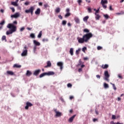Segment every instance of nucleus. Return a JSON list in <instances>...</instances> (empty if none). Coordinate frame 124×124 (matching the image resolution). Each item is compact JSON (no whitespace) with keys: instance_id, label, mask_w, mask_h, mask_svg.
<instances>
[{"instance_id":"obj_23","label":"nucleus","mask_w":124,"mask_h":124,"mask_svg":"<svg viewBox=\"0 0 124 124\" xmlns=\"http://www.w3.org/2000/svg\"><path fill=\"white\" fill-rule=\"evenodd\" d=\"M95 18L96 20H99V19H100V16L99 14H95Z\"/></svg>"},{"instance_id":"obj_29","label":"nucleus","mask_w":124,"mask_h":124,"mask_svg":"<svg viewBox=\"0 0 124 124\" xmlns=\"http://www.w3.org/2000/svg\"><path fill=\"white\" fill-rule=\"evenodd\" d=\"M21 66V65H18L17 64H16L14 65V67H16V68H20Z\"/></svg>"},{"instance_id":"obj_37","label":"nucleus","mask_w":124,"mask_h":124,"mask_svg":"<svg viewBox=\"0 0 124 124\" xmlns=\"http://www.w3.org/2000/svg\"><path fill=\"white\" fill-rule=\"evenodd\" d=\"M81 51V48H78V50H77L76 51V55H78L79 54V52Z\"/></svg>"},{"instance_id":"obj_30","label":"nucleus","mask_w":124,"mask_h":124,"mask_svg":"<svg viewBox=\"0 0 124 124\" xmlns=\"http://www.w3.org/2000/svg\"><path fill=\"white\" fill-rule=\"evenodd\" d=\"M70 54L71 56H73V48H71L70 49Z\"/></svg>"},{"instance_id":"obj_56","label":"nucleus","mask_w":124,"mask_h":124,"mask_svg":"<svg viewBox=\"0 0 124 124\" xmlns=\"http://www.w3.org/2000/svg\"><path fill=\"white\" fill-rule=\"evenodd\" d=\"M109 10H111V11L114 10V9H113V8H112V5L109 6Z\"/></svg>"},{"instance_id":"obj_3","label":"nucleus","mask_w":124,"mask_h":124,"mask_svg":"<svg viewBox=\"0 0 124 124\" xmlns=\"http://www.w3.org/2000/svg\"><path fill=\"white\" fill-rule=\"evenodd\" d=\"M47 75L48 76H50V75H55V73L54 72L49 71L47 73H44L40 75L39 78H42L45 76Z\"/></svg>"},{"instance_id":"obj_4","label":"nucleus","mask_w":124,"mask_h":124,"mask_svg":"<svg viewBox=\"0 0 124 124\" xmlns=\"http://www.w3.org/2000/svg\"><path fill=\"white\" fill-rule=\"evenodd\" d=\"M34 7L31 6L30 8L28 10H26L25 11V13H31V15H33V11H34Z\"/></svg>"},{"instance_id":"obj_63","label":"nucleus","mask_w":124,"mask_h":124,"mask_svg":"<svg viewBox=\"0 0 124 124\" xmlns=\"http://www.w3.org/2000/svg\"><path fill=\"white\" fill-rule=\"evenodd\" d=\"M121 100H122V98L120 97H118V101H121Z\"/></svg>"},{"instance_id":"obj_20","label":"nucleus","mask_w":124,"mask_h":124,"mask_svg":"<svg viewBox=\"0 0 124 124\" xmlns=\"http://www.w3.org/2000/svg\"><path fill=\"white\" fill-rule=\"evenodd\" d=\"M33 43L36 46H40V43L35 40H33Z\"/></svg>"},{"instance_id":"obj_19","label":"nucleus","mask_w":124,"mask_h":124,"mask_svg":"<svg viewBox=\"0 0 124 124\" xmlns=\"http://www.w3.org/2000/svg\"><path fill=\"white\" fill-rule=\"evenodd\" d=\"M18 1H19V0H16L15 2H12L11 4L14 5V6H18Z\"/></svg>"},{"instance_id":"obj_18","label":"nucleus","mask_w":124,"mask_h":124,"mask_svg":"<svg viewBox=\"0 0 124 124\" xmlns=\"http://www.w3.org/2000/svg\"><path fill=\"white\" fill-rule=\"evenodd\" d=\"M7 75H14V73L12 71H7Z\"/></svg>"},{"instance_id":"obj_39","label":"nucleus","mask_w":124,"mask_h":124,"mask_svg":"<svg viewBox=\"0 0 124 124\" xmlns=\"http://www.w3.org/2000/svg\"><path fill=\"white\" fill-rule=\"evenodd\" d=\"M104 16L105 17V18H106V19H109V16L107 14L106 15H104Z\"/></svg>"},{"instance_id":"obj_43","label":"nucleus","mask_w":124,"mask_h":124,"mask_svg":"<svg viewBox=\"0 0 124 124\" xmlns=\"http://www.w3.org/2000/svg\"><path fill=\"white\" fill-rule=\"evenodd\" d=\"M67 86L68 88H71L72 84H71V83H68Z\"/></svg>"},{"instance_id":"obj_14","label":"nucleus","mask_w":124,"mask_h":124,"mask_svg":"<svg viewBox=\"0 0 124 124\" xmlns=\"http://www.w3.org/2000/svg\"><path fill=\"white\" fill-rule=\"evenodd\" d=\"M76 117V114L74 115L73 116L71 117L69 119V123H72L73 122V120H74V118Z\"/></svg>"},{"instance_id":"obj_58","label":"nucleus","mask_w":124,"mask_h":124,"mask_svg":"<svg viewBox=\"0 0 124 124\" xmlns=\"http://www.w3.org/2000/svg\"><path fill=\"white\" fill-rule=\"evenodd\" d=\"M96 78H97L98 79H100V76H99V75H97L96 76Z\"/></svg>"},{"instance_id":"obj_13","label":"nucleus","mask_w":124,"mask_h":124,"mask_svg":"<svg viewBox=\"0 0 124 124\" xmlns=\"http://www.w3.org/2000/svg\"><path fill=\"white\" fill-rule=\"evenodd\" d=\"M57 65L60 67L61 70L62 69V65H63V63L62 62H58L57 63Z\"/></svg>"},{"instance_id":"obj_59","label":"nucleus","mask_w":124,"mask_h":124,"mask_svg":"<svg viewBox=\"0 0 124 124\" xmlns=\"http://www.w3.org/2000/svg\"><path fill=\"white\" fill-rule=\"evenodd\" d=\"M84 61H88V60H89V58H88V57H84L83 58Z\"/></svg>"},{"instance_id":"obj_21","label":"nucleus","mask_w":124,"mask_h":124,"mask_svg":"<svg viewBox=\"0 0 124 124\" xmlns=\"http://www.w3.org/2000/svg\"><path fill=\"white\" fill-rule=\"evenodd\" d=\"M74 20L76 24H80V19H79V18L76 17H75Z\"/></svg>"},{"instance_id":"obj_48","label":"nucleus","mask_w":124,"mask_h":124,"mask_svg":"<svg viewBox=\"0 0 124 124\" xmlns=\"http://www.w3.org/2000/svg\"><path fill=\"white\" fill-rule=\"evenodd\" d=\"M25 31V27H22L20 29V31Z\"/></svg>"},{"instance_id":"obj_12","label":"nucleus","mask_w":124,"mask_h":124,"mask_svg":"<svg viewBox=\"0 0 124 124\" xmlns=\"http://www.w3.org/2000/svg\"><path fill=\"white\" fill-rule=\"evenodd\" d=\"M52 66V63H51V62L47 61V65L45 66V68H47V67H51Z\"/></svg>"},{"instance_id":"obj_25","label":"nucleus","mask_w":124,"mask_h":124,"mask_svg":"<svg viewBox=\"0 0 124 124\" xmlns=\"http://www.w3.org/2000/svg\"><path fill=\"white\" fill-rule=\"evenodd\" d=\"M70 15H71V13H67L64 15V17H65V18H68V17H69V16H70Z\"/></svg>"},{"instance_id":"obj_26","label":"nucleus","mask_w":124,"mask_h":124,"mask_svg":"<svg viewBox=\"0 0 124 124\" xmlns=\"http://www.w3.org/2000/svg\"><path fill=\"white\" fill-rule=\"evenodd\" d=\"M42 36V31H40L38 35V38H41Z\"/></svg>"},{"instance_id":"obj_53","label":"nucleus","mask_w":124,"mask_h":124,"mask_svg":"<svg viewBox=\"0 0 124 124\" xmlns=\"http://www.w3.org/2000/svg\"><path fill=\"white\" fill-rule=\"evenodd\" d=\"M88 10L89 13H92V9L91 8H89Z\"/></svg>"},{"instance_id":"obj_2","label":"nucleus","mask_w":124,"mask_h":124,"mask_svg":"<svg viewBox=\"0 0 124 124\" xmlns=\"http://www.w3.org/2000/svg\"><path fill=\"white\" fill-rule=\"evenodd\" d=\"M93 33L91 32L88 33L87 34H84L82 37H83V39H84L85 42H89V40L92 38L93 37Z\"/></svg>"},{"instance_id":"obj_46","label":"nucleus","mask_w":124,"mask_h":124,"mask_svg":"<svg viewBox=\"0 0 124 124\" xmlns=\"http://www.w3.org/2000/svg\"><path fill=\"white\" fill-rule=\"evenodd\" d=\"M10 8L12 10V12H15V9L14 7H10Z\"/></svg>"},{"instance_id":"obj_61","label":"nucleus","mask_w":124,"mask_h":124,"mask_svg":"<svg viewBox=\"0 0 124 124\" xmlns=\"http://www.w3.org/2000/svg\"><path fill=\"white\" fill-rule=\"evenodd\" d=\"M66 11L67 13H69V11H70V10H69V9L67 8L66 9Z\"/></svg>"},{"instance_id":"obj_15","label":"nucleus","mask_w":124,"mask_h":124,"mask_svg":"<svg viewBox=\"0 0 124 124\" xmlns=\"http://www.w3.org/2000/svg\"><path fill=\"white\" fill-rule=\"evenodd\" d=\"M20 15H19V13H16L14 15H13L11 16V18H18Z\"/></svg>"},{"instance_id":"obj_57","label":"nucleus","mask_w":124,"mask_h":124,"mask_svg":"<svg viewBox=\"0 0 124 124\" xmlns=\"http://www.w3.org/2000/svg\"><path fill=\"white\" fill-rule=\"evenodd\" d=\"M39 5L40 6H42L43 5V3H42V2H40L39 3Z\"/></svg>"},{"instance_id":"obj_35","label":"nucleus","mask_w":124,"mask_h":124,"mask_svg":"<svg viewBox=\"0 0 124 124\" xmlns=\"http://www.w3.org/2000/svg\"><path fill=\"white\" fill-rule=\"evenodd\" d=\"M44 6L45 8H46V9H47V7H50V6H49V5L47 3L45 4L44 5Z\"/></svg>"},{"instance_id":"obj_49","label":"nucleus","mask_w":124,"mask_h":124,"mask_svg":"<svg viewBox=\"0 0 124 124\" xmlns=\"http://www.w3.org/2000/svg\"><path fill=\"white\" fill-rule=\"evenodd\" d=\"M116 14L117 15H122V14H124V12H122V13H117Z\"/></svg>"},{"instance_id":"obj_47","label":"nucleus","mask_w":124,"mask_h":124,"mask_svg":"<svg viewBox=\"0 0 124 124\" xmlns=\"http://www.w3.org/2000/svg\"><path fill=\"white\" fill-rule=\"evenodd\" d=\"M112 120H116V115H112Z\"/></svg>"},{"instance_id":"obj_45","label":"nucleus","mask_w":124,"mask_h":124,"mask_svg":"<svg viewBox=\"0 0 124 124\" xmlns=\"http://www.w3.org/2000/svg\"><path fill=\"white\" fill-rule=\"evenodd\" d=\"M58 18L60 19V20H62V16L61 15H58Z\"/></svg>"},{"instance_id":"obj_28","label":"nucleus","mask_w":124,"mask_h":124,"mask_svg":"<svg viewBox=\"0 0 124 124\" xmlns=\"http://www.w3.org/2000/svg\"><path fill=\"white\" fill-rule=\"evenodd\" d=\"M89 16H85L84 18H83V21L84 22H87V21H88V19H89Z\"/></svg>"},{"instance_id":"obj_51","label":"nucleus","mask_w":124,"mask_h":124,"mask_svg":"<svg viewBox=\"0 0 124 124\" xmlns=\"http://www.w3.org/2000/svg\"><path fill=\"white\" fill-rule=\"evenodd\" d=\"M98 121V120L97 119H96V118L93 119V122L94 123H95V122H97Z\"/></svg>"},{"instance_id":"obj_22","label":"nucleus","mask_w":124,"mask_h":124,"mask_svg":"<svg viewBox=\"0 0 124 124\" xmlns=\"http://www.w3.org/2000/svg\"><path fill=\"white\" fill-rule=\"evenodd\" d=\"M32 74V73L31 72L30 70H27L26 73V76H28V77H30L31 75Z\"/></svg>"},{"instance_id":"obj_7","label":"nucleus","mask_w":124,"mask_h":124,"mask_svg":"<svg viewBox=\"0 0 124 124\" xmlns=\"http://www.w3.org/2000/svg\"><path fill=\"white\" fill-rule=\"evenodd\" d=\"M41 72V70L40 69H38L34 71L33 74L34 76H38L39 75V73Z\"/></svg>"},{"instance_id":"obj_8","label":"nucleus","mask_w":124,"mask_h":124,"mask_svg":"<svg viewBox=\"0 0 124 124\" xmlns=\"http://www.w3.org/2000/svg\"><path fill=\"white\" fill-rule=\"evenodd\" d=\"M32 104L30 102H26V106H25V108L26 110H29V107H31L32 106Z\"/></svg>"},{"instance_id":"obj_11","label":"nucleus","mask_w":124,"mask_h":124,"mask_svg":"<svg viewBox=\"0 0 124 124\" xmlns=\"http://www.w3.org/2000/svg\"><path fill=\"white\" fill-rule=\"evenodd\" d=\"M28 55V49L24 50L21 53L22 57H26Z\"/></svg>"},{"instance_id":"obj_36","label":"nucleus","mask_w":124,"mask_h":124,"mask_svg":"<svg viewBox=\"0 0 124 124\" xmlns=\"http://www.w3.org/2000/svg\"><path fill=\"white\" fill-rule=\"evenodd\" d=\"M2 41H3L4 40H5V41H6V36H5V35H4L2 37Z\"/></svg>"},{"instance_id":"obj_60","label":"nucleus","mask_w":124,"mask_h":124,"mask_svg":"<svg viewBox=\"0 0 124 124\" xmlns=\"http://www.w3.org/2000/svg\"><path fill=\"white\" fill-rule=\"evenodd\" d=\"M74 98V97L73 96H70V99L71 100H72V99H73Z\"/></svg>"},{"instance_id":"obj_44","label":"nucleus","mask_w":124,"mask_h":124,"mask_svg":"<svg viewBox=\"0 0 124 124\" xmlns=\"http://www.w3.org/2000/svg\"><path fill=\"white\" fill-rule=\"evenodd\" d=\"M94 10L95 11H96L95 13V14H97V13H98V12H99V9H98L97 10H95V9H94Z\"/></svg>"},{"instance_id":"obj_55","label":"nucleus","mask_w":124,"mask_h":124,"mask_svg":"<svg viewBox=\"0 0 124 124\" xmlns=\"http://www.w3.org/2000/svg\"><path fill=\"white\" fill-rule=\"evenodd\" d=\"M118 77L120 79H123V77L121 75H118Z\"/></svg>"},{"instance_id":"obj_32","label":"nucleus","mask_w":124,"mask_h":124,"mask_svg":"<svg viewBox=\"0 0 124 124\" xmlns=\"http://www.w3.org/2000/svg\"><path fill=\"white\" fill-rule=\"evenodd\" d=\"M104 87L105 89H107V88H109V85H108V84L105 83L104 84Z\"/></svg>"},{"instance_id":"obj_62","label":"nucleus","mask_w":124,"mask_h":124,"mask_svg":"<svg viewBox=\"0 0 124 124\" xmlns=\"http://www.w3.org/2000/svg\"><path fill=\"white\" fill-rule=\"evenodd\" d=\"M83 71V69L82 68L78 69V72H81V71Z\"/></svg>"},{"instance_id":"obj_34","label":"nucleus","mask_w":124,"mask_h":124,"mask_svg":"<svg viewBox=\"0 0 124 124\" xmlns=\"http://www.w3.org/2000/svg\"><path fill=\"white\" fill-rule=\"evenodd\" d=\"M77 2L79 5H81V4L82 3V2H83V1L82 0H78Z\"/></svg>"},{"instance_id":"obj_52","label":"nucleus","mask_w":124,"mask_h":124,"mask_svg":"<svg viewBox=\"0 0 124 124\" xmlns=\"http://www.w3.org/2000/svg\"><path fill=\"white\" fill-rule=\"evenodd\" d=\"M24 4H25V5H29V4H30V2H29V1H26V2H25Z\"/></svg>"},{"instance_id":"obj_1","label":"nucleus","mask_w":124,"mask_h":124,"mask_svg":"<svg viewBox=\"0 0 124 124\" xmlns=\"http://www.w3.org/2000/svg\"><path fill=\"white\" fill-rule=\"evenodd\" d=\"M7 28L8 29H11V31H6L7 35H9V34H12L13 32H15V31H17V27L15 25H14V24L12 23L8 24L7 26Z\"/></svg>"},{"instance_id":"obj_5","label":"nucleus","mask_w":124,"mask_h":124,"mask_svg":"<svg viewBox=\"0 0 124 124\" xmlns=\"http://www.w3.org/2000/svg\"><path fill=\"white\" fill-rule=\"evenodd\" d=\"M108 3V0H101V4H102L103 8L104 9H106L107 8V5L105 4H107Z\"/></svg>"},{"instance_id":"obj_33","label":"nucleus","mask_w":124,"mask_h":124,"mask_svg":"<svg viewBox=\"0 0 124 124\" xmlns=\"http://www.w3.org/2000/svg\"><path fill=\"white\" fill-rule=\"evenodd\" d=\"M66 23H67L66 20H63L62 21V26H65V25H66Z\"/></svg>"},{"instance_id":"obj_10","label":"nucleus","mask_w":124,"mask_h":124,"mask_svg":"<svg viewBox=\"0 0 124 124\" xmlns=\"http://www.w3.org/2000/svg\"><path fill=\"white\" fill-rule=\"evenodd\" d=\"M77 39L78 43L83 44L84 42H85V40L83 37L82 38L78 37Z\"/></svg>"},{"instance_id":"obj_41","label":"nucleus","mask_w":124,"mask_h":124,"mask_svg":"<svg viewBox=\"0 0 124 124\" xmlns=\"http://www.w3.org/2000/svg\"><path fill=\"white\" fill-rule=\"evenodd\" d=\"M42 41H43V42H48V39H47V38L43 39Z\"/></svg>"},{"instance_id":"obj_27","label":"nucleus","mask_w":124,"mask_h":124,"mask_svg":"<svg viewBox=\"0 0 124 124\" xmlns=\"http://www.w3.org/2000/svg\"><path fill=\"white\" fill-rule=\"evenodd\" d=\"M30 37H31V38H35V34L33 33H31L30 34Z\"/></svg>"},{"instance_id":"obj_38","label":"nucleus","mask_w":124,"mask_h":124,"mask_svg":"<svg viewBox=\"0 0 124 124\" xmlns=\"http://www.w3.org/2000/svg\"><path fill=\"white\" fill-rule=\"evenodd\" d=\"M111 85H112V86H113V88L114 89V90L115 91H116L117 90V88H116V86L114 84H113V83H110Z\"/></svg>"},{"instance_id":"obj_16","label":"nucleus","mask_w":124,"mask_h":124,"mask_svg":"<svg viewBox=\"0 0 124 124\" xmlns=\"http://www.w3.org/2000/svg\"><path fill=\"white\" fill-rule=\"evenodd\" d=\"M109 67V65L106 64H103L101 66V68L103 69H107Z\"/></svg>"},{"instance_id":"obj_24","label":"nucleus","mask_w":124,"mask_h":124,"mask_svg":"<svg viewBox=\"0 0 124 124\" xmlns=\"http://www.w3.org/2000/svg\"><path fill=\"white\" fill-rule=\"evenodd\" d=\"M55 12L57 14L60 13V12H61V8L60 7H57L55 10Z\"/></svg>"},{"instance_id":"obj_17","label":"nucleus","mask_w":124,"mask_h":124,"mask_svg":"<svg viewBox=\"0 0 124 124\" xmlns=\"http://www.w3.org/2000/svg\"><path fill=\"white\" fill-rule=\"evenodd\" d=\"M40 12H41V10H40V8H38L35 12V14H36V15H39Z\"/></svg>"},{"instance_id":"obj_9","label":"nucleus","mask_w":124,"mask_h":124,"mask_svg":"<svg viewBox=\"0 0 124 124\" xmlns=\"http://www.w3.org/2000/svg\"><path fill=\"white\" fill-rule=\"evenodd\" d=\"M54 111L55 112V113H56V115H55L56 117H59L62 116V112H60L59 111H58L57 109H54Z\"/></svg>"},{"instance_id":"obj_40","label":"nucleus","mask_w":124,"mask_h":124,"mask_svg":"<svg viewBox=\"0 0 124 124\" xmlns=\"http://www.w3.org/2000/svg\"><path fill=\"white\" fill-rule=\"evenodd\" d=\"M4 24H5V21L4 20H3L2 21H1L0 23V26H3V25H4Z\"/></svg>"},{"instance_id":"obj_54","label":"nucleus","mask_w":124,"mask_h":124,"mask_svg":"<svg viewBox=\"0 0 124 124\" xmlns=\"http://www.w3.org/2000/svg\"><path fill=\"white\" fill-rule=\"evenodd\" d=\"M82 64V61L81 60H79V62H78V65H81Z\"/></svg>"},{"instance_id":"obj_31","label":"nucleus","mask_w":124,"mask_h":124,"mask_svg":"<svg viewBox=\"0 0 124 124\" xmlns=\"http://www.w3.org/2000/svg\"><path fill=\"white\" fill-rule=\"evenodd\" d=\"M83 32H87V33H90V30L88 29H85L83 30Z\"/></svg>"},{"instance_id":"obj_42","label":"nucleus","mask_w":124,"mask_h":124,"mask_svg":"<svg viewBox=\"0 0 124 124\" xmlns=\"http://www.w3.org/2000/svg\"><path fill=\"white\" fill-rule=\"evenodd\" d=\"M86 50H87V47L84 46V47L82 48V52H84V53H85V52L86 51Z\"/></svg>"},{"instance_id":"obj_6","label":"nucleus","mask_w":124,"mask_h":124,"mask_svg":"<svg viewBox=\"0 0 124 124\" xmlns=\"http://www.w3.org/2000/svg\"><path fill=\"white\" fill-rule=\"evenodd\" d=\"M104 75H105L104 79L106 80V81H108V82H109V77H110V75H109V73L108 72V71H105Z\"/></svg>"},{"instance_id":"obj_64","label":"nucleus","mask_w":124,"mask_h":124,"mask_svg":"<svg viewBox=\"0 0 124 124\" xmlns=\"http://www.w3.org/2000/svg\"><path fill=\"white\" fill-rule=\"evenodd\" d=\"M13 24H16V25H17V21H14Z\"/></svg>"},{"instance_id":"obj_50","label":"nucleus","mask_w":124,"mask_h":124,"mask_svg":"<svg viewBox=\"0 0 124 124\" xmlns=\"http://www.w3.org/2000/svg\"><path fill=\"white\" fill-rule=\"evenodd\" d=\"M97 50H101V49H102V47L100 46H98L97 47Z\"/></svg>"}]
</instances>
